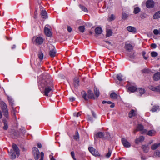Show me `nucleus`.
Listing matches in <instances>:
<instances>
[{
	"label": "nucleus",
	"instance_id": "obj_1",
	"mask_svg": "<svg viewBox=\"0 0 160 160\" xmlns=\"http://www.w3.org/2000/svg\"><path fill=\"white\" fill-rule=\"evenodd\" d=\"M40 85L44 88V95L46 96H50L52 92L53 84L51 77L48 74H46L42 77V79L40 81Z\"/></svg>",
	"mask_w": 160,
	"mask_h": 160
},
{
	"label": "nucleus",
	"instance_id": "obj_2",
	"mask_svg": "<svg viewBox=\"0 0 160 160\" xmlns=\"http://www.w3.org/2000/svg\"><path fill=\"white\" fill-rule=\"evenodd\" d=\"M1 106L2 110L4 115L5 118L8 119L9 118V114L7 105L5 103L3 102L1 103Z\"/></svg>",
	"mask_w": 160,
	"mask_h": 160
},
{
	"label": "nucleus",
	"instance_id": "obj_3",
	"mask_svg": "<svg viewBox=\"0 0 160 160\" xmlns=\"http://www.w3.org/2000/svg\"><path fill=\"white\" fill-rule=\"evenodd\" d=\"M33 153L35 159L37 160L39 158L40 152L38 149L36 147L33 148Z\"/></svg>",
	"mask_w": 160,
	"mask_h": 160
},
{
	"label": "nucleus",
	"instance_id": "obj_4",
	"mask_svg": "<svg viewBox=\"0 0 160 160\" xmlns=\"http://www.w3.org/2000/svg\"><path fill=\"white\" fill-rule=\"evenodd\" d=\"M137 129L138 130L141 132V133L144 134L147 132V130L144 129L143 126L141 124H138L137 125Z\"/></svg>",
	"mask_w": 160,
	"mask_h": 160
},
{
	"label": "nucleus",
	"instance_id": "obj_5",
	"mask_svg": "<svg viewBox=\"0 0 160 160\" xmlns=\"http://www.w3.org/2000/svg\"><path fill=\"white\" fill-rule=\"evenodd\" d=\"M122 142L123 145L125 147L128 148L131 146L130 143L125 138L122 139Z\"/></svg>",
	"mask_w": 160,
	"mask_h": 160
},
{
	"label": "nucleus",
	"instance_id": "obj_6",
	"mask_svg": "<svg viewBox=\"0 0 160 160\" xmlns=\"http://www.w3.org/2000/svg\"><path fill=\"white\" fill-rule=\"evenodd\" d=\"M88 150L91 153L95 156H98L99 153L98 151L92 147L88 148Z\"/></svg>",
	"mask_w": 160,
	"mask_h": 160
},
{
	"label": "nucleus",
	"instance_id": "obj_7",
	"mask_svg": "<svg viewBox=\"0 0 160 160\" xmlns=\"http://www.w3.org/2000/svg\"><path fill=\"white\" fill-rule=\"evenodd\" d=\"M154 2L152 0H149L146 2V6L148 8H153L154 6Z\"/></svg>",
	"mask_w": 160,
	"mask_h": 160
},
{
	"label": "nucleus",
	"instance_id": "obj_8",
	"mask_svg": "<svg viewBox=\"0 0 160 160\" xmlns=\"http://www.w3.org/2000/svg\"><path fill=\"white\" fill-rule=\"evenodd\" d=\"M52 49L50 50L49 54L51 57H54L56 55V50L54 46H52Z\"/></svg>",
	"mask_w": 160,
	"mask_h": 160
},
{
	"label": "nucleus",
	"instance_id": "obj_9",
	"mask_svg": "<svg viewBox=\"0 0 160 160\" xmlns=\"http://www.w3.org/2000/svg\"><path fill=\"white\" fill-rule=\"evenodd\" d=\"M105 134L101 132H98L95 136L94 139L95 141L96 138H104V136Z\"/></svg>",
	"mask_w": 160,
	"mask_h": 160
},
{
	"label": "nucleus",
	"instance_id": "obj_10",
	"mask_svg": "<svg viewBox=\"0 0 160 160\" xmlns=\"http://www.w3.org/2000/svg\"><path fill=\"white\" fill-rule=\"evenodd\" d=\"M12 147L14 152H16L17 156H19L20 154L19 150L17 145L16 144H13L12 145Z\"/></svg>",
	"mask_w": 160,
	"mask_h": 160
},
{
	"label": "nucleus",
	"instance_id": "obj_11",
	"mask_svg": "<svg viewBox=\"0 0 160 160\" xmlns=\"http://www.w3.org/2000/svg\"><path fill=\"white\" fill-rule=\"evenodd\" d=\"M88 98L92 99H95V98L94 96V94L92 91L90 90H89L88 91Z\"/></svg>",
	"mask_w": 160,
	"mask_h": 160
},
{
	"label": "nucleus",
	"instance_id": "obj_12",
	"mask_svg": "<svg viewBox=\"0 0 160 160\" xmlns=\"http://www.w3.org/2000/svg\"><path fill=\"white\" fill-rule=\"evenodd\" d=\"M144 140V137L142 136H141L138 138H137L135 140V143L136 144L138 143L139 142H143Z\"/></svg>",
	"mask_w": 160,
	"mask_h": 160
},
{
	"label": "nucleus",
	"instance_id": "obj_13",
	"mask_svg": "<svg viewBox=\"0 0 160 160\" xmlns=\"http://www.w3.org/2000/svg\"><path fill=\"white\" fill-rule=\"evenodd\" d=\"M102 30L101 28L97 27L95 29V32L96 35L95 36H97V35L100 34L102 33Z\"/></svg>",
	"mask_w": 160,
	"mask_h": 160
},
{
	"label": "nucleus",
	"instance_id": "obj_14",
	"mask_svg": "<svg viewBox=\"0 0 160 160\" xmlns=\"http://www.w3.org/2000/svg\"><path fill=\"white\" fill-rule=\"evenodd\" d=\"M44 32L45 34L48 37H50L51 36V32L49 29L46 27V26H45L44 28Z\"/></svg>",
	"mask_w": 160,
	"mask_h": 160
},
{
	"label": "nucleus",
	"instance_id": "obj_15",
	"mask_svg": "<svg viewBox=\"0 0 160 160\" xmlns=\"http://www.w3.org/2000/svg\"><path fill=\"white\" fill-rule=\"evenodd\" d=\"M153 78L155 81H158L160 79V72H158L155 73L153 76Z\"/></svg>",
	"mask_w": 160,
	"mask_h": 160
},
{
	"label": "nucleus",
	"instance_id": "obj_16",
	"mask_svg": "<svg viewBox=\"0 0 160 160\" xmlns=\"http://www.w3.org/2000/svg\"><path fill=\"white\" fill-rule=\"evenodd\" d=\"M36 43L38 44H41L42 43L43 41V39L41 37L37 38L36 39Z\"/></svg>",
	"mask_w": 160,
	"mask_h": 160
},
{
	"label": "nucleus",
	"instance_id": "obj_17",
	"mask_svg": "<svg viewBox=\"0 0 160 160\" xmlns=\"http://www.w3.org/2000/svg\"><path fill=\"white\" fill-rule=\"evenodd\" d=\"M127 30L130 32L135 33L136 32V29L135 28L132 26H128L127 28Z\"/></svg>",
	"mask_w": 160,
	"mask_h": 160
},
{
	"label": "nucleus",
	"instance_id": "obj_18",
	"mask_svg": "<svg viewBox=\"0 0 160 160\" xmlns=\"http://www.w3.org/2000/svg\"><path fill=\"white\" fill-rule=\"evenodd\" d=\"M2 122L4 124V126L3 127V129L5 130H7L8 128V126L7 120L3 118L2 119Z\"/></svg>",
	"mask_w": 160,
	"mask_h": 160
},
{
	"label": "nucleus",
	"instance_id": "obj_19",
	"mask_svg": "<svg viewBox=\"0 0 160 160\" xmlns=\"http://www.w3.org/2000/svg\"><path fill=\"white\" fill-rule=\"evenodd\" d=\"M79 80L78 78H74V85L75 88L78 87L79 86Z\"/></svg>",
	"mask_w": 160,
	"mask_h": 160
},
{
	"label": "nucleus",
	"instance_id": "obj_20",
	"mask_svg": "<svg viewBox=\"0 0 160 160\" xmlns=\"http://www.w3.org/2000/svg\"><path fill=\"white\" fill-rule=\"evenodd\" d=\"M137 89L136 87L131 86L128 88V90L131 92H134Z\"/></svg>",
	"mask_w": 160,
	"mask_h": 160
},
{
	"label": "nucleus",
	"instance_id": "obj_21",
	"mask_svg": "<svg viewBox=\"0 0 160 160\" xmlns=\"http://www.w3.org/2000/svg\"><path fill=\"white\" fill-rule=\"evenodd\" d=\"M160 18V10L156 12L153 16V18L157 19Z\"/></svg>",
	"mask_w": 160,
	"mask_h": 160
},
{
	"label": "nucleus",
	"instance_id": "obj_22",
	"mask_svg": "<svg viewBox=\"0 0 160 160\" xmlns=\"http://www.w3.org/2000/svg\"><path fill=\"white\" fill-rule=\"evenodd\" d=\"M125 48L128 51L131 50L133 49L132 46L130 44H126L125 45Z\"/></svg>",
	"mask_w": 160,
	"mask_h": 160
},
{
	"label": "nucleus",
	"instance_id": "obj_23",
	"mask_svg": "<svg viewBox=\"0 0 160 160\" xmlns=\"http://www.w3.org/2000/svg\"><path fill=\"white\" fill-rule=\"evenodd\" d=\"M19 133L18 131H14L12 134V137L13 138H17L19 136Z\"/></svg>",
	"mask_w": 160,
	"mask_h": 160
},
{
	"label": "nucleus",
	"instance_id": "obj_24",
	"mask_svg": "<svg viewBox=\"0 0 160 160\" xmlns=\"http://www.w3.org/2000/svg\"><path fill=\"white\" fill-rule=\"evenodd\" d=\"M41 15L42 18L44 19H46L47 18V13L45 11H42L41 12Z\"/></svg>",
	"mask_w": 160,
	"mask_h": 160
},
{
	"label": "nucleus",
	"instance_id": "obj_25",
	"mask_svg": "<svg viewBox=\"0 0 160 160\" xmlns=\"http://www.w3.org/2000/svg\"><path fill=\"white\" fill-rule=\"evenodd\" d=\"M111 98L113 99H117L118 97V95L115 92H112L110 94Z\"/></svg>",
	"mask_w": 160,
	"mask_h": 160
},
{
	"label": "nucleus",
	"instance_id": "obj_26",
	"mask_svg": "<svg viewBox=\"0 0 160 160\" xmlns=\"http://www.w3.org/2000/svg\"><path fill=\"white\" fill-rule=\"evenodd\" d=\"M112 30L110 29H107L106 30V37H108L111 36L112 34Z\"/></svg>",
	"mask_w": 160,
	"mask_h": 160
},
{
	"label": "nucleus",
	"instance_id": "obj_27",
	"mask_svg": "<svg viewBox=\"0 0 160 160\" xmlns=\"http://www.w3.org/2000/svg\"><path fill=\"white\" fill-rule=\"evenodd\" d=\"M159 143H156L153 145H152L151 147V148L152 150H155L159 146Z\"/></svg>",
	"mask_w": 160,
	"mask_h": 160
},
{
	"label": "nucleus",
	"instance_id": "obj_28",
	"mask_svg": "<svg viewBox=\"0 0 160 160\" xmlns=\"http://www.w3.org/2000/svg\"><path fill=\"white\" fill-rule=\"evenodd\" d=\"M156 133L155 131L153 130H152L149 131L147 133V134L151 136H152L154 135Z\"/></svg>",
	"mask_w": 160,
	"mask_h": 160
},
{
	"label": "nucleus",
	"instance_id": "obj_29",
	"mask_svg": "<svg viewBox=\"0 0 160 160\" xmlns=\"http://www.w3.org/2000/svg\"><path fill=\"white\" fill-rule=\"evenodd\" d=\"M38 56L40 61H42L43 59V54L42 52L40 51L39 52Z\"/></svg>",
	"mask_w": 160,
	"mask_h": 160
},
{
	"label": "nucleus",
	"instance_id": "obj_30",
	"mask_svg": "<svg viewBox=\"0 0 160 160\" xmlns=\"http://www.w3.org/2000/svg\"><path fill=\"white\" fill-rule=\"evenodd\" d=\"M142 148L144 152H147L149 150V148L148 146L146 145H143L142 146Z\"/></svg>",
	"mask_w": 160,
	"mask_h": 160
},
{
	"label": "nucleus",
	"instance_id": "obj_31",
	"mask_svg": "<svg viewBox=\"0 0 160 160\" xmlns=\"http://www.w3.org/2000/svg\"><path fill=\"white\" fill-rule=\"evenodd\" d=\"M140 11V9L138 7L135 8L133 11V13L135 14L139 13Z\"/></svg>",
	"mask_w": 160,
	"mask_h": 160
},
{
	"label": "nucleus",
	"instance_id": "obj_32",
	"mask_svg": "<svg viewBox=\"0 0 160 160\" xmlns=\"http://www.w3.org/2000/svg\"><path fill=\"white\" fill-rule=\"evenodd\" d=\"M135 111L133 109L131 110L129 113V117L130 118H131L132 117L135 116Z\"/></svg>",
	"mask_w": 160,
	"mask_h": 160
},
{
	"label": "nucleus",
	"instance_id": "obj_33",
	"mask_svg": "<svg viewBox=\"0 0 160 160\" xmlns=\"http://www.w3.org/2000/svg\"><path fill=\"white\" fill-rule=\"evenodd\" d=\"M82 95V97L84 98L85 100H87L88 99L86 98L87 93L86 92L84 91H82L81 92Z\"/></svg>",
	"mask_w": 160,
	"mask_h": 160
},
{
	"label": "nucleus",
	"instance_id": "obj_34",
	"mask_svg": "<svg viewBox=\"0 0 160 160\" xmlns=\"http://www.w3.org/2000/svg\"><path fill=\"white\" fill-rule=\"evenodd\" d=\"M94 91L95 95L97 97H98L99 95V91L98 90L97 88L94 87Z\"/></svg>",
	"mask_w": 160,
	"mask_h": 160
},
{
	"label": "nucleus",
	"instance_id": "obj_35",
	"mask_svg": "<svg viewBox=\"0 0 160 160\" xmlns=\"http://www.w3.org/2000/svg\"><path fill=\"white\" fill-rule=\"evenodd\" d=\"M159 108V106H154L152 108L151 111L152 112H155Z\"/></svg>",
	"mask_w": 160,
	"mask_h": 160
},
{
	"label": "nucleus",
	"instance_id": "obj_36",
	"mask_svg": "<svg viewBox=\"0 0 160 160\" xmlns=\"http://www.w3.org/2000/svg\"><path fill=\"white\" fill-rule=\"evenodd\" d=\"M137 89L138 90V91L139 92L141 95L144 94L145 92V90L143 88H139Z\"/></svg>",
	"mask_w": 160,
	"mask_h": 160
},
{
	"label": "nucleus",
	"instance_id": "obj_37",
	"mask_svg": "<svg viewBox=\"0 0 160 160\" xmlns=\"http://www.w3.org/2000/svg\"><path fill=\"white\" fill-rule=\"evenodd\" d=\"M157 86L154 87L152 85H150L149 86V88L151 90L157 92Z\"/></svg>",
	"mask_w": 160,
	"mask_h": 160
},
{
	"label": "nucleus",
	"instance_id": "obj_38",
	"mask_svg": "<svg viewBox=\"0 0 160 160\" xmlns=\"http://www.w3.org/2000/svg\"><path fill=\"white\" fill-rule=\"evenodd\" d=\"M78 29L81 32L83 33L85 30V26H80L78 27Z\"/></svg>",
	"mask_w": 160,
	"mask_h": 160
},
{
	"label": "nucleus",
	"instance_id": "obj_39",
	"mask_svg": "<svg viewBox=\"0 0 160 160\" xmlns=\"http://www.w3.org/2000/svg\"><path fill=\"white\" fill-rule=\"evenodd\" d=\"M142 72L147 74H150L151 72V71L148 69H144L142 70Z\"/></svg>",
	"mask_w": 160,
	"mask_h": 160
},
{
	"label": "nucleus",
	"instance_id": "obj_40",
	"mask_svg": "<svg viewBox=\"0 0 160 160\" xmlns=\"http://www.w3.org/2000/svg\"><path fill=\"white\" fill-rule=\"evenodd\" d=\"M79 135L77 131L75 133V135L73 136L74 139L76 140H78L79 139Z\"/></svg>",
	"mask_w": 160,
	"mask_h": 160
},
{
	"label": "nucleus",
	"instance_id": "obj_41",
	"mask_svg": "<svg viewBox=\"0 0 160 160\" xmlns=\"http://www.w3.org/2000/svg\"><path fill=\"white\" fill-rule=\"evenodd\" d=\"M122 75L121 74H117V78L119 81H122L123 80L122 78Z\"/></svg>",
	"mask_w": 160,
	"mask_h": 160
},
{
	"label": "nucleus",
	"instance_id": "obj_42",
	"mask_svg": "<svg viewBox=\"0 0 160 160\" xmlns=\"http://www.w3.org/2000/svg\"><path fill=\"white\" fill-rule=\"evenodd\" d=\"M151 54V56L152 57H156L158 55V53L154 51L152 52Z\"/></svg>",
	"mask_w": 160,
	"mask_h": 160
},
{
	"label": "nucleus",
	"instance_id": "obj_43",
	"mask_svg": "<svg viewBox=\"0 0 160 160\" xmlns=\"http://www.w3.org/2000/svg\"><path fill=\"white\" fill-rule=\"evenodd\" d=\"M128 15L124 13H122V19L124 20L128 18Z\"/></svg>",
	"mask_w": 160,
	"mask_h": 160
},
{
	"label": "nucleus",
	"instance_id": "obj_44",
	"mask_svg": "<svg viewBox=\"0 0 160 160\" xmlns=\"http://www.w3.org/2000/svg\"><path fill=\"white\" fill-rule=\"evenodd\" d=\"M10 154L11 156V158L12 159H14L16 158V156L14 152H10Z\"/></svg>",
	"mask_w": 160,
	"mask_h": 160
},
{
	"label": "nucleus",
	"instance_id": "obj_45",
	"mask_svg": "<svg viewBox=\"0 0 160 160\" xmlns=\"http://www.w3.org/2000/svg\"><path fill=\"white\" fill-rule=\"evenodd\" d=\"M109 151L108 152L106 155V157L107 158H109L110 156L111 153H112V151L110 150V149H109Z\"/></svg>",
	"mask_w": 160,
	"mask_h": 160
},
{
	"label": "nucleus",
	"instance_id": "obj_46",
	"mask_svg": "<svg viewBox=\"0 0 160 160\" xmlns=\"http://www.w3.org/2000/svg\"><path fill=\"white\" fill-rule=\"evenodd\" d=\"M105 137H104L106 139H109L110 138V133L108 132H107L106 133Z\"/></svg>",
	"mask_w": 160,
	"mask_h": 160
},
{
	"label": "nucleus",
	"instance_id": "obj_47",
	"mask_svg": "<svg viewBox=\"0 0 160 160\" xmlns=\"http://www.w3.org/2000/svg\"><path fill=\"white\" fill-rule=\"evenodd\" d=\"M8 99L9 103L12 105L13 104V101L12 99L9 97H8Z\"/></svg>",
	"mask_w": 160,
	"mask_h": 160
},
{
	"label": "nucleus",
	"instance_id": "obj_48",
	"mask_svg": "<svg viewBox=\"0 0 160 160\" xmlns=\"http://www.w3.org/2000/svg\"><path fill=\"white\" fill-rule=\"evenodd\" d=\"M114 16L113 14H112L111 16L109 18L108 20L110 21H112L114 20Z\"/></svg>",
	"mask_w": 160,
	"mask_h": 160
},
{
	"label": "nucleus",
	"instance_id": "obj_49",
	"mask_svg": "<svg viewBox=\"0 0 160 160\" xmlns=\"http://www.w3.org/2000/svg\"><path fill=\"white\" fill-rule=\"evenodd\" d=\"M153 33L155 35H158L159 34V30L154 29L153 31Z\"/></svg>",
	"mask_w": 160,
	"mask_h": 160
},
{
	"label": "nucleus",
	"instance_id": "obj_50",
	"mask_svg": "<svg viewBox=\"0 0 160 160\" xmlns=\"http://www.w3.org/2000/svg\"><path fill=\"white\" fill-rule=\"evenodd\" d=\"M142 55L143 56V57L145 59V60H147V59L148 58V57L147 56H145V54H146V53H145V52H144V51H143L142 53Z\"/></svg>",
	"mask_w": 160,
	"mask_h": 160
},
{
	"label": "nucleus",
	"instance_id": "obj_51",
	"mask_svg": "<svg viewBox=\"0 0 160 160\" xmlns=\"http://www.w3.org/2000/svg\"><path fill=\"white\" fill-rule=\"evenodd\" d=\"M71 155L72 157L74 160H77L74 157V152L72 151L71 152Z\"/></svg>",
	"mask_w": 160,
	"mask_h": 160
},
{
	"label": "nucleus",
	"instance_id": "obj_52",
	"mask_svg": "<svg viewBox=\"0 0 160 160\" xmlns=\"http://www.w3.org/2000/svg\"><path fill=\"white\" fill-rule=\"evenodd\" d=\"M44 157V153L43 152H41V157L40 159L39 160H43Z\"/></svg>",
	"mask_w": 160,
	"mask_h": 160
},
{
	"label": "nucleus",
	"instance_id": "obj_53",
	"mask_svg": "<svg viewBox=\"0 0 160 160\" xmlns=\"http://www.w3.org/2000/svg\"><path fill=\"white\" fill-rule=\"evenodd\" d=\"M82 9L83 11H84L86 12H87V11H88V10L86 8L84 7V6H82L81 8Z\"/></svg>",
	"mask_w": 160,
	"mask_h": 160
},
{
	"label": "nucleus",
	"instance_id": "obj_54",
	"mask_svg": "<svg viewBox=\"0 0 160 160\" xmlns=\"http://www.w3.org/2000/svg\"><path fill=\"white\" fill-rule=\"evenodd\" d=\"M151 47L152 48H155L157 47V45L153 43L151 45Z\"/></svg>",
	"mask_w": 160,
	"mask_h": 160
},
{
	"label": "nucleus",
	"instance_id": "obj_55",
	"mask_svg": "<svg viewBox=\"0 0 160 160\" xmlns=\"http://www.w3.org/2000/svg\"><path fill=\"white\" fill-rule=\"evenodd\" d=\"M69 100L71 102H73L75 100V98L73 97H70L69 98Z\"/></svg>",
	"mask_w": 160,
	"mask_h": 160
},
{
	"label": "nucleus",
	"instance_id": "obj_56",
	"mask_svg": "<svg viewBox=\"0 0 160 160\" xmlns=\"http://www.w3.org/2000/svg\"><path fill=\"white\" fill-rule=\"evenodd\" d=\"M157 92H159L160 93V85L157 86Z\"/></svg>",
	"mask_w": 160,
	"mask_h": 160
},
{
	"label": "nucleus",
	"instance_id": "obj_57",
	"mask_svg": "<svg viewBox=\"0 0 160 160\" xmlns=\"http://www.w3.org/2000/svg\"><path fill=\"white\" fill-rule=\"evenodd\" d=\"M67 30H68V31L69 32H71L72 29V28H71V27H70V26H68L67 27Z\"/></svg>",
	"mask_w": 160,
	"mask_h": 160
},
{
	"label": "nucleus",
	"instance_id": "obj_58",
	"mask_svg": "<svg viewBox=\"0 0 160 160\" xmlns=\"http://www.w3.org/2000/svg\"><path fill=\"white\" fill-rule=\"evenodd\" d=\"M87 119L88 120H92V118L89 115H88L87 116Z\"/></svg>",
	"mask_w": 160,
	"mask_h": 160
},
{
	"label": "nucleus",
	"instance_id": "obj_59",
	"mask_svg": "<svg viewBox=\"0 0 160 160\" xmlns=\"http://www.w3.org/2000/svg\"><path fill=\"white\" fill-rule=\"evenodd\" d=\"M156 154L157 156H158V157H160V152L158 151H157L156 152Z\"/></svg>",
	"mask_w": 160,
	"mask_h": 160
},
{
	"label": "nucleus",
	"instance_id": "obj_60",
	"mask_svg": "<svg viewBox=\"0 0 160 160\" xmlns=\"http://www.w3.org/2000/svg\"><path fill=\"white\" fill-rule=\"evenodd\" d=\"M37 146L39 148H41L42 147V145L41 143H38L37 144Z\"/></svg>",
	"mask_w": 160,
	"mask_h": 160
},
{
	"label": "nucleus",
	"instance_id": "obj_61",
	"mask_svg": "<svg viewBox=\"0 0 160 160\" xmlns=\"http://www.w3.org/2000/svg\"><path fill=\"white\" fill-rule=\"evenodd\" d=\"M2 117V111L0 110V119H1Z\"/></svg>",
	"mask_w": 160,
	"mask_h": 160
},
{
	"label": "nucleus",
	"instance_id": "obj_62",
	"mask_svg": "<svg viewBox=\"0 0 160 160\" xmlns=\"http://www.w3.org/2000/svg\"><path fill=\"white\" fill-rule=\"evenodd\" d=\"M111 104H112L110 105V107L112 108L114 107L115 106L114 104V103H113L112 102Z\"/></svg>",
	"mask_w": 160,
	"mask_h": 160
},
{
	"label": "nucleus",
	"instance_id": "obj_63",
	"mask_svg": "<svg viewBox=\"0 0 160 160\" xmlns=\"http://www.w3.org/2000/svg\"><path fill=\"white\" fill-rule=\"evenodd\" d=\"M105 42L107 43L108 44H109L111 45V46H112V44H111V43L110 42H109L108 41H106Z\"/></svg>",
	"mask_w": 160,
	"mask_h": 160
},
{
	"label": "nucleus",
	"instance_id": "obj_64",
	"mask_svg": "<svg viewBox=\"0 0 160 160\" xmlns=\"http://www.w3.org/2000/svg\"><path fill=\"white\" fill-rule=\"evenodd\" d=\"M80 115V112H78L76 114V117H78Z\"/></svg>",
	"mask_w": 160,
	"mask_h": 160
}]
</instances>
